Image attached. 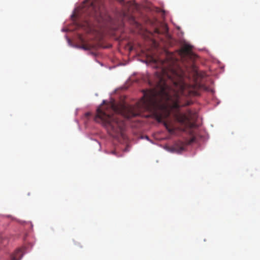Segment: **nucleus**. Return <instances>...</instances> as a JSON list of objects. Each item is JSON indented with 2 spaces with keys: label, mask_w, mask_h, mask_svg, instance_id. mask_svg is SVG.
Masks as SVG:
<instances>
[{
  "label": "nucleus",
  "mask_w": 260,
  "mask_h": 260,
  "mask_svg": "<svg viewBox=\"0 0 260 260\" xmlns=\"http://www.w3.org/2000/svg\"><path fill=\"white\" fill-rule=\"evenodd\" d=\"M162 74L152 98L151 90L147 88V111L152 109L158 121L164 122L170 134H174L176 131L172 120L180 124V131L191 134V129L197 126L198 113L189 109L181 113L180 108L190 105L189 102L182 103L183 98L197 95L200 85L196 81L188 83L185 73L178 67L164 66Z\"/></svg>",
  "instance_id": "obj_1"
},
{
  "label": "nucleus",
  "mask_w": 260,
  "mask_h": 260,
  "mask_svg": "<svg viewBox=\"0 0 260 260\" xmlns=\"http://www.w3.org/2000/svg\"><path fill=\"white\" fill-rule=\"evenodd\" d=\"M143 96L135 105L120 104L111 102L106 104L103 101L96 110L95 121L101 122L112 137L124 138L125 124L124 118L129 119L137 116H145L146 111V90L143 89Z\"/></svg>",
  "instance_id": "obj_2"
},
{
  "label": "nucleus",
  "mask_w": 260,
  "mask_h": 260,
  "mask_svg": "<svg viewBox=\"0 0 260 260\" xmlns=\"http://www.w3.org/2000/svg\"><path fill=\"white\" fill-rule=\"evenodd\" d=\"M148 24H151L154 27V31L152 34L147 30V42H148V40L150 37L149 35L155 37L156 36H158L161 34H165L168 31L167 26L165 23L158 21L157 19L151 21V20L147 17V25Z\"/></svg>",
  "instance_id": "obj_3"
},
{
  "label": "nucleus",
  "mask_w": 260,
  "mask_h": 260,
  "mask_svg": "<svg viewBox=\"0 0 260 260\" xmlns=\"http://www.w3.org/2000/svg\"><path fill=\"white\" fill-rule=\"evenodd\" d=\"M196 141V138L194 136H192L189 140L186 142V143L181 141L177 142L172 147V151L178 153H181L184 150L186 145H190L195 142Z\"/></svg>",
  "instance_id": "obj_4"
},
{
  "label": "nucleus",
  "mask_w": 260,
  "mask_h": 260,
  "mask_svg": "<svg viewBox=\"0 0 260 260\" xmlns=\"http://www.w3.org/2000/svg\"><path fill=\"white\" fill-rule=\"evenodd\" d=\"M181 53L183 55L190 57L192 60H195L197 56L192 51V47L189 45H185L181 48Z\"/></svg>",
  "instance_id": "obj_5"
},
{
  "label": "nucleus",
  "mask_w": 260,
  "mask_h": 260,
  "mask_svg": "<svg viewBox=\"0 0 260 260\" xmlns=\"http://www.w3.org/2000/svg\"><path fill=\"white\" fill-rule=\"evenodd\" d=\"M23 249H17L11 256V260H20L23 255Z\"/></svg>",
  "instance_id": "obj_6"
},
{
  "label": "nucleus",
  "mask_w": 260,
  "mask_h": 260,
  "mask_svg": "<svg viewBox=\"0 0 260 260\" xmlns=\"http://www.w3.org/2000/svg\"><path fill=\"white\" fill-rule=\"evenodd\" d=\"M91 2H92V0H90V1L86 0L85 2V3H90V6H89V7L88 8V12L89 15L94 17L96 19H98L99 18H102L103 16L105 14V13H102L101 14V15H96L95 14H94L93 13L92 10L91 9H90V7L91 6ZM87 4H85V5H87Z\"/></svg>",
  "instance_id": "obj_7"
},
{
  "label": "nucleus",
  "mask_w": 260,
  "mask_h": 260,
  "mask_svg": "<svg viewBox=\"0 0 260 260\" xmlns=\"http://www.w3.org/2000/svg\"><path fill=\"white\" fill-rule=\"evenodd\" d=\"M79 48L84 50H90L93 48V46L90 44H82Z\"/></svg>",
  "instance_id": "obj_8"
},
{
  "label": "nucleus",
  "mask_w": 260,
  "mask_h": 260,
  "mask_svg": "<svg viewBox=\"0 0 260 260\" xmlns=\"http://www.w3.org/2000/svg\"><path fill=\"white\" fill-rule=\"evenodd\" d=\"M147 11H148V10L151 11V10H154L156 12H159L160 11V9L157 8V7H155V8H154V9H153L151 7V6L149 5V4L148 3V2H147Z\"/></svg>",
  "instance_id": "obj_9"
},
{
  "label": "nucleus",
  "mask_w": 260,
  "mask_h": 260,
  "mask_svg": "<svg viewBox=\"0 0 260 260\" xmlns=\"http://www.w3.org/2000/svg\"><path fill=\"white\" fill-rule=\"evenodd\" d=\"M152 43H153V45L154 47L157 48L158 47V45H159L158 43L156 40L153 39L152 40Z\"/></svg>",
  "instance_id": "obj_10"
},
{
  "label": "nucleus",
  "mask_w": 260,
  "mask_h": 260,
  "mask_svg": "<svg viewBox=\"0 0 260 260\" xmlns=\"http://www.w3.org/2000/svg\"><path fill=\"white\" fill-rule=\"evenodd\" d=\"M142 52L143 55L144 56V58L143 59L142 61L145 63H146V53L143 50H142Z\"/></svg>",
  "instance_id": "obj_11"
},
{
  "label": "nucleus",
  "mask_w": 260,
  "mask_h": 260,
  "mask_svg": "<svg viewBox=\"0 0 260 260\" xmlns=\"http://www.w3.org/2000/svg\"><path fill=\"white\" fill-rule=\"evenodd\" d=\"M2 243H3V244L4 245H5V244H6V242H5V240H2Z\"/></svg>",
  "instance_id": "obj_12"
},
{
  "label": "nucleus",
  "mask_w": 260,
  "mask_h": 260,
  "mask_svg": "<svg viewBox=\"0 0 260 260\" xmlns=\"http://www.w3.org/2000/svg\"><path fill=\"white\" fill-rule=\"evenodd\" d=\"M147 84H150V82L147 80Z\"/></svg>",
  "instance_id": "obj_13"
},
{
  "label": "nucleus",
  "mask_w": 260,
  "mask_h": 260,
  "mask_svg": "<svg viewBox=\"0 0 260 260\" xmlns=\"http://www.w3.org/2000/svg\"><path fill=\"white\" fill-rule=\"evenodd\" d=\"M147 140H149V139L148 138V137H147Z\"/></svg>",
  "instance_id": "obj_14"
}]
</instances>
